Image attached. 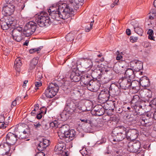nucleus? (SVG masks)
Here are the masks:
<instances>
[{"label": "nucleus", "instance_id": "obj_8", "mask_svg": "<svg viewBox=\"0 0 156 156\" xmlns=\"http://www.w3.org/2000/svg\"><path fill=\"white\" fill-rule=\"evenodd\" d=\"M141 143L139 141L131 142L128 145V150L130 152L139 153L142 151L140 147Z\"/></svg>", "mask_w": 156, "mask_h": 156}, {"label": "nucleus", "instance_id": "obj_12", "mask_svg": "<svg viewBox=\"0 0 156 156\" xmlns=\"http://www.w3.org/2000/svg\"><path fill=\"white\" fill-rule=\"evenodd\" d=\"M18 136L16 133H8L6 137V143L8 144L13 145L17 140Z\"/></svg>", "mask_w": 156, "mask_h": 156}, {"label": "nucleus", "instance_id": "obj_57", "mask_svg": "<svg viewBox=\"0 0 156 156\" xmlns=\"http://www.w3.org/2000/svg\"><path fill=\"white\" fill-rule=\"evenodd\" d=\"M5 119L4 116L1 115L0 116V122H4V121Z\"/></svg>", "mask_w": 156, "mask_h": 156}, {"label": "nucleus", "instance_id": "obj_42", "mask_svg": "<svg viewBox=\"0 0 156 156\" xmlns=\"http://www.w3.org/2000/svg\"><path fill=\"white\" fill-rule=\"evenodd\" d=\"M103 104V108L104 109V110L105 109L106 110H110V106H111L109 105V104H108L107 102H106L105 103Z\"/></svg>", "mask_w": 156, "mask_h": 156}, {"label": "nucleus", "instance_id": "obj_38", "mask_svg": "<svg viewBox=\"0 0 156 156\" xmlns=\"http://www.w3.org/2000/svg\"><path fill=\"white\" fill-rule=\"evenodd\" d=\"M147 34L148 35V38L151 40L154 41V37L153 35L154 34L153 31L151 29H149L147 31Z\"/></svg>", "mask_w": 156, "mask_h": 156}, {"label": "nucleus", "instance_id": "obj_40", "mask_svg": "<svg viewBox=\"0 0 156 156\" xmlns=\"http://www.w3.org/2000/svg\"><path fill=\"white\" fill-rule=\"evenodd\" d=\"M22 30L23 29L22 27H18L14 29L12 32L17 33L19 32H21L22 33Z\"/></svg>", "mask_w": 156, "mask_h": 156}, {"label": "nucleus", "instance_id": "obj_18", "mask_svg": "<svg viewBox=\"0 0 156 156\" xmlns=\"http://www.w3.org/2000/svg\"><path fill=\"white\" fill-rule=\"evenodd\" d=\"M98 127V122L95 119L88 120V133H93L94 130Z\"/></svg>", "mask_w": 156, "mask_h": 156}, {"label": "nucleus", "instance_id": "obj_21", "mask_svg": "<svg viewBox=\"0 0 156 156\" xmlns=\"http://www.w3.org/2000/svg\"><path fill=\"white\" fill-rule=\"evenodd\" d=\"M69 132V133L63 139L66 142H69L72 140L76 134V132L74 130H70Z\"/></svg>", "mask_w": 156, "mask_h": 156}, {"label": "nucleus", "instance_id": "obj_31", "mask_svg": "<svg viewBox=\"0 0 156 156\" xmlns=\"http://www.w3.org/2000/svg\"><path fill=\"white\" fill-rule=\"evenodd\" d=\"M151 93L146 90L142 91V96L146 100H148L151 97Z\"/></svg>", "mask_w": 156, "mask_h": 156}, {"label": "nucleus", "instance_id": "obj_61", "mask_svg": "<svg viewBox=\"0 0 156 156\" xmlns=\"http://www.w3.org/2000/svg\"><path fill=\"white\" fill-rule=\"evenodd\" d=\"M153 118L156 120V110L154 111V113H153Z\"/></svg>", "mask_w": 156, "mask_h": 156}, {"label": "nucleus", "instance_id": "obj_51", "mask_svg": "<svg viewBox=\"0 0 156 156\" xmlns=\"http://www.w3.org/2000/svg\"><path fill=\"white\" fill-rule=\"evenodd\" d=\"M6 127V125L2 122H0V128L2 129H5Z\"/></svg>", "mask_w": 156, "mask_h": 156}, {"label": "nucleus", "instance_id": "obj_55", "mask_svg": "<svg viewBox=\"0 0 156 156\" xmlns=\"http://www.w3.org/2000/svg\"><path fill=\"white\" fill-rule=\"evenodd\" d=\"M94 21L93 20L90 22V27L89 28H88V31H89L90 30L92 29V27L93 25V23L94 22Z\"/></svg>", "mask_w": 156, "mask_h": 156}, {"label": "nucleus", "instance_id": "obj_14", "mask_svg": "<svg viewBox=\"0 0 156 156\" xmlns=\"http://www.w3.org/2000/svg\"><path fill=\"white\" fill-rule=\"evenodd\" d=\"M72 65H73L72 67H70L72 69H74L73 70V71L71 73L70 76V78L71 81L73 82H75L79 81L81 78L80 76V75H77L76 73L75 72L77 70V66L75 65V64L74 62H72Z\"/></svg>", "mask_w": 156, "mask_h": 156}, {"label": "nucleus", "instance_id": "obj_33", "mask_svg": "<svg viewBox=\"0 0 156 156\" xmlns=\"http://www.w3.org/2000/svg\"><path fill=\"white\" fill-rule=\"evenodd\" d=\"M127 122L129 123H130L129 124L130 125L131 123H135L136 121L135 116L134 114H131L130 115H128L127 117Z\"/></svg>", "mask_w": 156, "mask_h": 156}, {"label": "nucleus", "instance_id": "obj_34", "mask_svg": "<svg viewBox=\"0 0 156 156\" xmlns=\"http://www.w3.org/2000/svg\"><path fill=\"white\" fill-rule=\"evenodd\" d=\"M38 60L37 58H34L31 61L30 69H32L34 68L38 63Z\"/></svg>", "mask_w": 156, "mask_h": 156}, {"label": "nucleus", "instance_id": "obj_4", "mask_svg": "<svg viewBox=\"0 0 156 156\" xmlns=\"http://www.w3.org/2000/svg\"><path fill=\"white\" fill-rule=\"evenodd\" d=\"M36 21L40 27L48 26L51 23L50 17L46 12H42L39 15L36 16Z\"/></svg>", "mask_w": 156, "mask_h": 156}, {"label": "nucleus", "instance_id": "obj_60", "mask_svg": "<svg viewBox=\"0 0 156 156\" xmlns=\"http://www.w3.org/2000/svg\"><path fill=\"white\" fill-rule=\"evenodd\" d=\"M42 115H41V113H39L37 115L36 117L38 119H40L42 118Z\"/></svg>", "mask_w": 156, "mask_h": 156}, {"label": "nucleus", "instance_id": "obj_17", "mask_svg": "<svg viewBox=\"0 0 156 156\" xmlns=\"http://www.w3.org/2000/svg\"><path fill=\"white\" fill-rule=\"evenodd\" d=\"M101 72L100 70L88 69V75L90 74L93 79L96 80L101 78Z\"/></svg>", "mask_w": 156, "mask_h": 156}, {"label": "nucleus", "instance_id": "obj_28", "mask_svg": "<svg viewBox=\"0 0 156 156\" xmlns=\"http://www.w3.org/2000/svg\"><path fill=\"white\" fill-rule=\"evenodd\" d=\"M96 85L95 82L92 80L88 82V90L91 91L95 92L97 90L95 89V85Z\"/></svg>", "mask_w": 156, "mask_h": 156}, {"label": "nucleus", "instance_id": "obj_62", "mask_svg": "<svg viewBox=\"0 0 156 156\" xmlns=\"http://www.w3.org/2000/svg\"><path fill=\"white\" fill-rule=\"evenodd\" d=\"M82 81L84 83L85 85H87V81H85V80L84 78H82L81 79Z\"/></svg>", "mask_w": 156, "mask_h": 156}, {"label": "nucleus", "instance_id": "obj_52", "mask_svg": "<svg viewBox=\"0 0 156 156\" xmlns=\"http://www.w3.org/2000/svg\"><path fill=\"white\" fill-rule=\"evenodd\" d=\"M88 65H89L88 69L90 68L91 69L93 66V62L91 59H88Z\"/></svg>", "mask_w": 156, "mask_h": 156}, {"label": "nucleus", "instance_id": "obj_39", "mask_svg": "<svg viewBox=\"0 0 156 156\" xmlns=\"http://www.w3.org/2000/svg\"><path fill=\"white\" fill-rule=\"evenodd\" d=\"M74 35L71 33L68 34L66 37V39L68 41H71L74 39Z\"/></svg>", "mask_w": 156, "mask_h": 156}, {"label": "nucleus", "instance_id": "obj_16", "mask_svg": "<svg viewBox=\"0 0 156 156\" xmlns=\"http://www.w3.org/2000/svg\"><path fill=\"white\" fill-rule=\"evenodd\" d=\"M109 97L110 94L107 91L106 93L101 91L98 96V101L101 104H103L109 99Z\"/></svg>", "mask_w": 156, "mask_h": 156}, {"label": "nucleus", "instance_id": "obj_5", "mask_svg": "<svg viewBox=\"0 0 156 156\" xmlns=\"http://www.w3.org/2000/svg\"><path fill=\"white\" fill-rule=\"evenodd\" d=\"M59 89V87L57 84L51 83L45 90L44 94L48 98H51L56 94Z\"/></svg>", "mask_w": 156, "mask_h": 156}, {"label": "nucleus", "instance_id": "obj_11", "mask_svg": "<svg viewBox=\"0 0 156 156\" xmlns=\"http://www.w3.org/2000/svg\"><path fill=\"white\" fill-rule=\"evenodd\" d=\"M126 138L128 140H133L136 139L139 134L138 131L135 129H130L126 131Z\"/></svg>", "mask_w": 156, "mask_h": 156}, {"label": "nucleus", "instance_id": "obj_15", "mask_svg": "<svg viewBox=\"0 0 156 156\" xmlns=\"http://www.w3.org/2000/svg\"><path fill=\"white\" fill-rule=\"evenodd\" d=\"M76 105L73 101H67L66 102L65 109L70 114H72L76 111Z\"/></svg>", "mask_w": 156, "mask_h": 156}, {"label": "nucleus", "instance_id": "obj_20", "mask_svg": "<svg viewBox=\"0 0 156 156\" xmlns=\"http://www.w3.org/2000/svg\"><path fill=\"white\" fill-rule=\"evenodd\" d=\"M120 83V86L125 89L130 87L131 80L130 78H123Z\"/></svg>", "mask_w": 156, "mask_h": 156}, {"label": "nucleus", "instance_id": "obj_59", "mask_svg": "<svg viewBox=\"0 0 156 156\" xmlns=\"http://www.w3.org/2000/svg\"><path fill=\"white\" fill-rule=\"evenodd\" d=\"M126 34L127 35H130L131 31L129 29H127L126 30Z\"/></svg>", "mask_w": 156, "mask_h": 156}, {"label": "nucleus", "instance_id": "obj_41", "mask_svg": "<svg viewBox=\"0 0 156 156\" xmlns=\"http://www.w3.org/2000/svg\"><path fill=\"white\" fill-rule=\"evenodd\" d=\"M28 136V134H26L25 135L23 133H21L19 135V138L21 139H25L27 138Z\"/></svg>", "mask_w": 156, "mask_h": 156}, {"label": "nucleus", "instance_id": "obj_48", "mask_svg": "<svg viewBox=\"0 0 156 156\" xmlns=\"http://www.w3.org/2000/svg\"><path fill=\"white\" fill-rule=\"evenodd\" d=\"M50 125L51 127H56L58 126L57 124V122L56 121L51 122L50 124Z\"/></svg>", "mask_w": 156, "mask_h": 156}, {"label": "nucleus", "instance_id": "obj_2", "mask_svg": "<svg viewBox=\"0 0 156 156\" xmlns=\"http://www.w3.org/2000/svg\"><path fill=\"white\" fill-rule=\"evenodd\" d=\"M126 129L123 126H120L115 128L112 131V138L111 141L113 144L116 142L121 141L126 137Z\"/></svg>", "mask_w": 156, "mask_h": 156}, {"label": "nucleus", "instance_id": "obj_50", "mask_svg": "<svg viewBox=\"0 0 156 156\" xmlns=\"http://www.w3.org/2000/svg\"><path fill=\"white\" fill-rule=\"evenodd\" d=\"M153 112H148L146 113V115L149 118H153Z\"/></svg>", "mask_w": 156, "mask_h": 156}, {"label": "nucleus", "instance_id": "obj_19", "mask_svg": "<svg viewBox=\"0 0 156 156\" xmlns=\"http://www.w3.org/2000/svg\"><path fill=\"white\" fill-rule=\"evenodd\" d=\"M49 145V141L47 139H43L40 142L37 147L38 150L42 151L44 150L46 147Z\"/></svg>", "mask_w": 156, "mask_h": 156}, {"label": "nucleus", "instance_id": "obj_63", "mask_svg": "<svg viewBox=\"0 0 156 156\" xmlns=\"http://www.w3.org/2000/svg\"><path fill=\"white\" fill-rule=\"evenodd\" d=\"M38 156H45V154L42 152H40L38 153Z\"/></svg>", "mask_w": 156, "mask_h": 156}, {"label": "nucleus", "instance_id": "obj_47", "mask_svg": "<svg viewBox=\"0 0 156 156\" xmlns=\"http://www.w3.org/2000/svg\"><path fill=\"white\" fill-rule=\"evenodd\" d=\"M34 127L37 130H38L41 126V124L39 122L36 124H34Z\"/></svg>", "mask_w": 156, "mask_h": 156}, {"label": "nucleus", "instance_id": "obj_32", "mask_svg": "<svg viewBox=\"0 0 156 156\" xmlns=\"http://www.w3.org/2000/svg\"><path fill=\"white\" fill-rule=\"evenodd\" d=\"M13 24L11 22V23L9 22H4L1 25V27L3 30H8L11 26H13Z\"/></svg>", "mask_w": 156, "mask_h": 156}, {"label": "nucleus", "instance_id": "obj_44", "mask_svg": "<svg viewBox=\"0 0 156 156\" xmlns=\"http://www.w3.org/2000/svg\"><path fill=\"white\" fill-rule=\"evenodd\" d=\"M138 39V37L134 36H131L130 38V41L132 42H136Z\"/></svg>", "mask_w": 156, "mask_h": 156}, {"label": "nucleus", "instance_id": "obj_6", "mask_svg": "<svg viewBox=\"0 0 156 156\" xmlns=\"http://www.w3.org/2000/svg\"><path fill=\"white\" fill-rule=\"evenodd\" d=\"M93 106V102L88 100V108H91L88 109V111H90V113L92 115L100 116L104 114L105 110L102 106L97 105L91 109Z\"/></svg>", "mask_w": 156, "mask_h": 156}, {"label": "nucleus", "instance_id": "obj_37", "mask_svg": "<svg viewBox=\"0 0 156 156\" xmlns=\"http://www.w3.org/2000/svg\"><path fill=\"white\" fill-rule=\"evenodd\" d=\"M149 18L150 19H153L156 16V9H152L150 13Z\"/></svg>", "mask_w": 156, "mask_h": 156}, {"label": "nucleus", "instance_id": "obj_1", "mask_svg": "<svg viewBox=\"0 0 156 156\" xmlns=\"http://www.w3.org/2000/svg\"><path fill=\"white\" fill-rule=\"evenodd\" d=\"M58 10L52 11L50 15L52 19L59 21L61 19L66 20L70 18L72 15L70 12L65 4L59 5Z\"/></svg>", "mask_w": 156, "mask_h": 156}, {"label": "nucleus", "instance_id": "obj_3", "mask_svg": "<svg viewBox=\"0 0 156 156\" xmlns=\"http://www.w3.org/2000/svg\"><path fill=\"white\" fill-rule=\"evenodd\" d=\"M18 0H3L5 2L3 7L2 12L4 15L7 16L12 14L15 10V6L13 4L14 2L18 1Z\"/></svg>", "mask_w": 156, "mask_h": 156}, {"label": "nucleus", "instance_id": "obj_29", "mask_svg": "<svg viewBox=\"0 0 156 156\" xmlns=\"http://www.w3.org/2000/svg\"><path fill=\"white\" fill-rule=\"evenodd\" d=\"M134 71L131 68L128 69L126 71L125 75L126 77H128V78H132L134 77Z\"/></svg>", "mask_w": 156, "mask_h": 156}, {"label": "nucleus", "instance_id": "obj_10", "mask_svg": "<svg viewBox=\"0 0 156 156\" xmlns=\"http://www.w3.org/2000/svg\"><path fill=\"white\" fill-rule=\"evenodd\" d=\"M10 148L7 143H4L0 145V155L2 156H10L9 153Z\"/></svg>", "mask_w": 156, "mask_h": 156}, {"label": "nucleus", "instance_id": "obj_9", "mask_svg": "<svg viewBox=\"0 0 156 156\" xmlns=\"http://www.w3.org/2000/svg\"><path fill=\"white\" fill-rule=\"evenodd\" d=\"M83 0H70L69 3L65 5L69 11V12L72 13V12L76 9L77 5L80 3L81 4ZM81 5V4H80Z\"/></svg>", "mask_w": 156, "mask_h": 156}, {"label": "nucleus", "instance_id": "obj_49", "mask_svg": "<svg viewBox=\"0 0 156 156\" xmlns=\"http://www.w3.org/2000/svg\"><path fill=\"white\" fill-rule=\"evenodd\" d=\"M42 74L41 73H38L36 75V77L38 80H40L42 77Z\"/></svg>", "mask_w": 156, "mask_h": 156}, {"label": "nucleus", "instance_id": "obj_27", "mask_svg": "<svg viewBox=\"0 0 156 156\" xmlns=\"http://www.w3.org/2000/svg\"><path fill=\"white\" fill-rule=\"evenodd\" d=\"M22 33L21 32H19L17 33L12 32V36L13 39L18 42L22 40Z\"/></svg>", "mask_w": 156, "mask_h": 156}, {"label": "nucleus", "instance_id": "obj_54", "mask_svg": "<svg viewBox=\"0 0 156 156\" xmlns=\"http://www.w3.org/2000/svg\"><path fill=\"white\" fill-rule=\"evenodd\" d=\"M17 102L15 100L12 103L11 107L13 108V107L15 106L17 104Z\"/></svg>", "mask_w": 156, "mask_h": 156}, {"label": "nucleus", "instance_id": "obj_58", "mask_svg": "<svg viewBox=\"0 0 156 156\" xmlns=\"http://www.w3.org/2000/svg\"><path fill=\"white\" fill-rule=\"evenodd\" d=\"M80 120L81 121V122H84L85 123H87V119L86 118H82L80 119Z\"/></svg>", "mask_w": 156, "mask_h": 156}, {"label": "nucleus", "instance_id": "obj_43", "mask_svg": "<svg viewBox=\"0 0 156 156\" xmlns=\"http://www.w3.org/2000/svg\"><path fill=\"white\" fill-rule=\"evenodd\" d=\"M86 149V148L85 149L83 148L82 150L80 151L81 153L83 156H88V152Z\"/></svg>", "mask_w": 156, "mask_h": 156}, {"label": "nucleus", "instance_id": "obj_22", "mask_svg": "<svg viewBox=\"0 0 156 156\" xmlns=\"http://www.w3.org/2000/svg\"><path fill=\"white\" fill-rule=\"evenodd\" d=\"M109 94L111 93L112 95H116L119 92V89L118 87L115 84H112L111 85L109 91H107Z\"/></svg>", "mask_w": 156, "mask_h": 156}, {"label": "nucleus", "instance_id": "obj_26", "mask_svg": "<svg viewBox=\"0 0 156 156\" xmlns=\"http://www.w3.org/2000/svg\"><path fill=\"white\" fill-rule=\"evenodd\" d=\"M133 63L134 64L133 68L136 71H139L143 68V64L140 61H135L133 62Z\"/></svg>", "mask_w": 156, "mask_h": 156}, {"label": "nucleus", "instance_id": "obj_25", "mask_svg": "<svg viewBox=\"0 0 156 156\" xmlns=\"http://www.w3.org/2000/svg\"><path fill=\"white\" fill-rule=\"evenodd\" d=\"M14 66L15 69L16 71H20V68L21 66L22 63L21 60L20 58V57L17 58L14 62Z\"/></svg>", "mask_w": 156, "mask_h": 156}, {"label": "nucleus", "instance_id": "obj_23", "mask_svg": "<svg viewBox=\"0 0 156 156\" xmlns=\"http://www.w3.org/2000/svg\"><path fill=\"white\" fill-rule=\"evenodd\" d=\"M63 147L64 146L63 144H58L55 146L54 149V151L55 152H57V153L58 154L62 153V154H65V155L64 156H68L67 152H63V151L62 149Z\"/></svg>", "mask_w": 156, "mask_h": 156}, {"label": "nucleus", "instance_id": "obj_35", "mask_svg": "<svg viewBox=\"0 0 156 156\" xmlns=\"http://www.w3.org/2000/svg\"><path fill=\"white\" fill-rule=\"evenodd\" d=\"M149 80L147 79V77H145V79H140V83L142 85V86L146 87L149 84Z\"/></svg>", "mask_w": 156, "mask_h": 156}, {"label": "nucleus", "instance_id": "obj_30", "mask_svg": "<svg viewBox=\"0 0 156 156\" xmlns=\"http://www.w3.org/2000/svg\"><path fill=\"white\" fill-rule=\"evenodd\" d=\"M142 101V99L137 95H135L133 96L132 100V103H135L136 106L137 105H138Z\"/></svg>", "mask_w": 156, "mask_h": 156}, {"label": "nucleus", "instance_id": "obj_56", "mask_svg": "<svg viewBox=\"0 0 156 156\" xmlns=\"http://www.w3.org/2000/svg\"><path fill=\"white\" fill-rule=\"evenodd\" d=\"M145 119H144V118H141L140 121V122H141L143 123L144 124H147V122H145Z\"/></svg>", "mask_w": 156, "mask_h": 156}, {"label": "nucleus", "instance_id": "obj_64", "mask_svg": "<svg viewBox=\"0 0 156 156\" xmlns=\"http://www.w3.org/2000/svg\"><path fill=\"white\" fill-rule=\"evenodd\" d=\"M152 103L154 105H155L156 106V98H154L153 100Z\"/></svg>", "mask_w": 156, "mask_h": 156}, {"label": "nucleus", "instance_id": "obj_7", "mask_svg": "<svg viewBox=\"0 0 156 156\" xmlns=\"http://www.w3.org/2000/svg\"><path fill=\"white\" fill-rule=\"evenodd\" d=\"M36 26V23L33 21L27 23L24 27L23 34L26 37H29L35 32Z\"/></svg>", "mask_w": 156, "mask_h": 156}, {"label": "nucleus", "instance_id": "obj_45", "mask_svg": "<svg viewBox=\"0 0 156 156\" xmlns=\"http://www.w3.org/2000/svg\"><path fill=\"white\" fill-rule=\"evenodd\" d=\"M42 85V83L40 81L36 82L35 83V89L36 90L38 89V87H40Z\"/></svg>", "mask_w": 156, "mask_h": 156}, {"label": "nucleus", "instance_id": "obj_36", "mask_svg": "<svg viewBox=\"0 0 156 156\" xmlns=\"http://www.w3.org/2000/svg\"><path fill=\"white\" fill-rule=\"evenodd\" d=\"M134 31L136 33L140 36H142L144 33V31L142 29L139 27H134Z\"/></svg>", "mask_w": 156, "mask_h": 156}, {"label": "nucleus", "instance_id": "obj_13", "mask_svg": "<svg viewBox=\"0 0 156 156\" xmlns=\"http://www.w3.org/2000/svg\"><path fill=\"white\" fill-rule=\"evenodd\" d=\"M69 126L68 125H63L61 127L58 133V136L61 139L63 140L66 136L69 133Z\"/></svg>", "mask_w": 156, "mask_h": 156}, {"label": "nucleus", "instance_id": "obj_24", "mask_svg": "<svg viewBox=\"0 0 156 156\" xmlns=\"http://www.w3.org/2000/svg\"><path fill=\"white\" fill-rule=\"evenodd\" d=\"M140 83L138 81L134 80L131 82L130 88H132L133 90H135V92H137L139 90Z\"/></svg>", "mask_w": 156, "mask_h": 156}, {"label": "nucleus", "instance_id": "obj_53", "mask_svg": "<svg viewBox=\"0 0 156 156\" xmlns=\"http://www.w3.org/2000/svg\"><path fill=\"white\" fill-rule=\"evenodd\" d=\"M18 129V128L17 127V126L12 127H11V129L12 131L14 130V132H17Z\"/></svg>", "mask_w": 156, "mask_h": 156}, {"label": "nucleus", "instance_id": "obj_46", "mask_svg": "<svg viewBox=\"0 0 156 156\" xmlns=\"http://www.w3.org/2000/svg\"><path fill=\"white\" fill-rule=\"evenodd\" d=\"M116 53L117 55V56L116 57V59L117 60H120L122 58V56L120 54L119 52L118 51H117Z\"/></svg>", "mask_w": 156, "mask_h": 156}]
</instances>
